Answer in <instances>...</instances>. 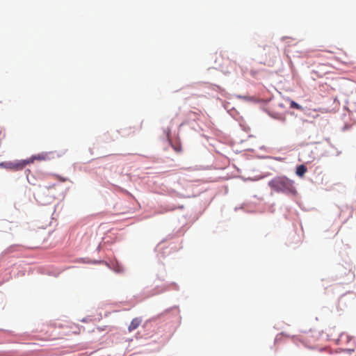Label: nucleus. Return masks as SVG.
I'll return each mask as SVG.
<instances>
[{"mask_svg": "<svg viewBox=\"0 0 356 356\" xmlns=\"http://www.w3.org/2000/svg\"><path fill=\"white\" fill-rule=\"evenodd\" d=\"M47 158V154L45 153L38 154L37 155H34L31 156V158L24 160V163H26V165L33 163L35 160L38 161H44L46 160Z\"/></svg>", "mask_w": 356, "mask_h": 356, "instance_id": "nucleus-6", "label": "nucleus"}, {"mask_svg": "<svg viewBox=\"0 0 356 356\" xmlns=\"http://www.w3.org/2000/svg\"><path fill=\"white\" fill-rule=\"evenodd\" d=\"M0 166L5 167L9 169L22 170L26 166V163L24 161L17 163L6 162L0 163Z\"/></svg>", "mask_w": 356, "mask_h": 356, "instance_id": "nucleus-4", "label": "nucleus"}, {"mask_svg": "<svg viewBox=\"0 0 356 356\" xmlns=\"http://www.w3.org/2000/svg\"><path fill=\"white\" fill-rule=\"evenodd\" d=\"M268 186L276 192L292 193L295 192L294 182L285 176L276 177L268 182Z\"/></svg>", "mask_w": 356, "mask_h": 356, "instance_id": "nucleus-1", "label": "nucleus"}, {"mask_svg": "<svg viewBox=\"0 0 356 356\" xmlns=\"http://www.w3.org/2000/svg\"><path fill=\"white\" fill-rule=\"evenodd\" d=\"M264 50H266V58H267L268 57L270 60L276 58L279 54V50L275 45L266 46Z\"/></svg>", "mask_w": 356, "mask_h": 356, "instance_id": "nucleus-3", "label": "nucleus"}, {"mask_svg": "<svg viewBox=\"0 0 356 356\" xmlns=\"http://www.w3.org/2000/svg\"><path fill=\"white\" fill-rule=\"evenodd\" d=\"M290 107L291 108H296L298 110H302V107L298 104V103L295 102L294 101H291L290 102Z\"/></svg>", "mask_w": 356, "mask_h": 356, "instance_id": "nucleus-10", "label": "nucleus"}, {"mask_svg": "<svg viewBox=\"0 0 356 356\" xmlns=\"http://www.w3.org/2000/svg\"><path fill=\"white\" fill-rule=\"evenodd\" d=\"M332 68V66L326 65V64H321L319 65L316 70L314 71L315 73L318 74L319 76H322L325 74L330 72V69Z\"/></svg>", "mask_w": 356, "mask_h": 356, "instance_id": "nucleus-5", "label": "nucleus"}, {"mask_svg": "<svg viewBox=\"0 0 356 356\" xmlns=\"http://www.w3.org/2000/svg\"><path fill=\"white\" fill-rule=\"evenodd\" d=\"M307 169L304 165H300L296 168V174L299 177H302L307 172Z\"/></svg>", "mask_w": 356, "mask_h": 356, "instance_id": "nucleus-9", "label": "nucleus"}, {"mask_svg": "<svg viewBox=\"0 0 356 356\" xmlns=\"http://www.w3.org/2000/svg\"><path fill=\"white\" fill-rule=\"evenodd\" d=\"M55 177L60 181L65 182L67 181V179L65 177H62L60 175H55Z\"/></svg>", "mask_w": 356, "mask_h": 356, "instance_id": "nucleus-11", "label": "nucleus"}, {"mask_svg": "<svg viewBox=\"0 0 356 356\" xmlns=\"http://www.w3.org/2000/svg\"><path fill=\"white\" fill-rule=\"evenodd\" d=\"M225 63L223 65H220V70L225 72V73H229V67H228V65H230L232 64V63L231 62V60H229L228 58L225 59Z\"/></svg>", "mask_w": 356, "mask_h": 356, "instance_id": "nucleus-8", "label": "nucleus"}, {"mask_svg": "<svg viewBox=\"0 0 356 356\" xmlns=\"http://www.w3.org/2000/svg\"><path fill=\"white\" fill-rule=\"evenodd\" d=\"M321 333L317 330H309L305 332L302 336V342L306 346L310 348H314L316 346V342L319 340Z\"/></svg>", "mask_w": 356, "mask_h": 356, "instance_id": "nucleus-2", "label": "nucleus"}, {"mask_svg": "<svg viewBox=\"0 0 356 356\" xmlns=\"http://www.w3.org/2000/svg\"><path fill=\"white\" fill-rule=\"evenodd\" d=\"M141 322H142V320L139 318H134L128 327L129 331L132 332L133 330H135L136 329H137L139 327V325H140Z\"/></svg>", "mask_w": 356, "mask_h": 356, "instance_id": "nucleus-7", "label": "nucleus"}]
</instances>
